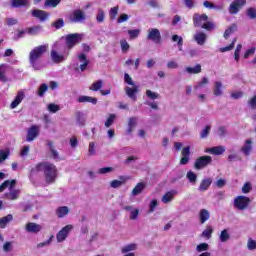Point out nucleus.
Segmentation results:
<instances>
[{
    "label": "nucleus",
    "mask_w": 256,
    "mask_h": 256,
    "mask_svg": "<svg viewBox=\"0 0 256 256\" xmlns=\"http://www.w3.org/2000/svg\"><path fill=\"white\" fill-rule=\"evenodd\" d=\"M41 171L43 172L46 185H53L57 181V177H59L57 166L47 161L39 162L35 167L31 168L30 177H33L36 173H41Z\"/></svg>",
    "instance_id": "f257e3e1"
},
{
    "label": "nucleus",
    "mask_w": 256,
    "mask_h": 256,
    "mask_svg": "<svg viewBox=\"0 0 256 256\" xmlns=\"http://www.w3.org/2000/svg\"><path fill=\"white\" fill-rule=\"evenodd\" d=\"M47 49H49V45H39L36 46L34 49H32L29 53V63L35 71H39L41 69V66L39 65V59L47 53Z\"/></svg>",
    "instance_id": "f03ea898"
},
{
    "label": "nucleus",
    "mask_w": 256,
    "mask_h": 256,
    "mask_svg": "<svg viewBox=\"0 0 256 256\" xmlns=\"http://www.w3.org/2000/svg\"><path fill=\"white\" fill-rule=\"evenodd\" d=\"M65 41L68 49H73L75 45H79V43L83 41V34H79V33L68 34L65 37Z\"/></svg>",
    "instance_id": "7ed1b4c3"
},
{
    "label": "nucleus",
    "mask_w": 256,
    "mask_h": 256,
    "mask_svg": "<svg viewBox=\"0 0 256 256\" xmlns=\"http://www.w3.org/2000/svg\"><path fill=\"white\" fill-rule=\"evenodd\" d=\"M251 204V198L247 196H237L234 199V207L235 209H239V211H245L247 207Z\"/></svg>",
    "instance_id": "20e7f679"
},
{
    "label": "nucleus",
    "mask_w": 256,
    "mask_h": 256,
    "mask_svg": "<svg viewBox=\"0 0 256 256\" xmlns=\"http://www.w3.org/2000/svg\"><path fill=\"white\" fill-rule=\"evenodd\" d=\"M213 163V158L209 155L200 156L196 159L194 163V168L199 171L201 169H205V167H208V165H211Z\"/></svg>",
    "instance_id": "39448f33"
},
{
    "label": "nucleus",
    "mask_w": 256,
    "mask_h": 256,
    "mask_svg": "<svg viewBox=\"0 0 256 256\" xmlns=\"http://www.w3.org/2000/svg\"><path fill=\"white\" fill-rule=\"evenodd\" d=\"M247 5V0H234L229 7V14L230 15H237L243 7Z\"/></svg>",
    "instance_id": "423d86ee"
},
{
    "label": "nucleus",
    "mask_w": 256,
    "mask_h": 256,
    "mask_svg": "<svg viewBox=\"0 0 256 256\" xmlns=\"http://www.w3.org/2000/svg\"><path fill=\"white\" fill-rule=\"evenodd\" d=\"M148 41H152L153 43H156L159 45L161 41H163V38L161 37V32L157 28H152L148 30V35H147Z\"/></svg>",
    "instance_id": "0eeeda50"
},
{
    "label": "nucleus",
    "mask_w": 256,
    "mask_h": 256,
    "mask_svg": "<svg viewBox=\"0 0 256 256\" xmlns=\"http://www.w3.org/2000/svg\"><path fill=\"white\" fill-rule=\"evenodd\" d=\"M87 19L85 12L83 10H74L72 16L69 17L70 23H83Z\"/></svg>",
    "instance_id": "6e6552de"
},
{
    "label": "nucleus",
    "mask_w": 256,
    "mask_h": 256,
    "mask_svg": "<svg viewBox=\"0 0 256 256\" xmlns=\"http://www.w3.org/2000/svg\"><path fill=\"white\" fill-rule=\"evenodd\" d=\"M71 229H73L72 225H66L56 234V239L58 243H63V241L67 239Z\"/></svg>",
    "instance_id": "1a4fd4ad"
},
{
    "label": "nucleus",
    "mask_w": 256,
    "mask_h": 256,
    "mask_svg": "<svg viewBox=\"0 0 256 256\" xmlns=\"http://www.w3.org/2000/svg\"><path fill=\"white\" fill-rule=\"evenodd\" d=\"M39 137V126L37 125H32L27 132L26 135V141L28 143H31V141H35L36 138Z\"/></svg>",
    "instance_id": "9d476101"
},
{
    "label": "nucleus",
    "mask_w": 256,
    "mask_h": 256,
    "mask_svg": "<svg viewBox=\"0 0 256 256\" xmlns=\"http://www.w3.org/2000/svg\"><path fill=\"white\" fill-rule=\"evenodd\" d=\"M124 91L127 95V97H129V99H131L132 101H137V93H139V86L137 85H132V87L126 86L124 88Z\"/></svg>",
    "instance_id": "9b49d317"
},
{
    "label": "nucleus",
    "mask_w": 256,
    "mask_h": 256,
    "mask_svg": "<svg viewBox=\"0 0 256 256\" xmlns=\"http://www.w3.org/2000/svg\"><path fill=\"white\" fill-rule=\"evenodd\" d=\"M209 19V16L207 14H199L195 13L193 15V25L194 27H203L205 21Z\"/></svg>",
    "instance_id": "f8f14e48"
},
{
    "label": "nucleus",
    "mask_w": 256,
    "mask_h": 256,
    "mask_svg": "<svg viewBox=\"0 0 256 256\" xmlns=\"http://www.w3.org/2000/svg\"><path fill=\"white\" fill-rule=\"evenodd\" d=\"M42 229L43 226L35 222H28L25 225V230L27 231V233H34V235H37V233H41Z\"/></svg>",
    "instance_id": "ddd939ff"
},
{
    "label": "nucleus",
    "mask_w": 256,
    "mask_h": 256,
    "mask_svg": "<svg viewBox=\"0 0 256 256\" xmlns=\"http://www.w3.org/2000/svg\"><path fill=\"white\" fill-rule=\"evenodd\" d=\"M182 158L180 159V165H187L191 157V146H186L182 149L181 152Z\"/></svg>",
    "instance_id": "4468645a"
},
{
    "label": "nucleus",
    "mask_w": 256,
    "mask_h": 256,
    "mask_svg": "<svg viewBox=\"0 0 256 256\" xmlns=\"http://www.w3.org/2000/svg\"><path fill=\"white\" fill-rule=\"evenodd\" d=\"M23 99H25V93L23 91H19L14 100L11 102L10 109H17V107L21 105Z\"/></svg>",
    "instance_id": "2eb2a0df"
},
{
    "label": "nucleus",
    "mask_w": 256,
    "mask_h": 256,
    "mask_svg": "<svg viewBox=\"0 0 256 256\" xmlns=\"http://www.w3.org/2000/svg\"><path fill=\"white\" fill-rule=\"evenodd\" d=\"M32 17H35L42 22L47 21L49 17V12H46L45 10L34 9L32 10Z\"/></svg>",
    "instance_id": "dca6fc26"
},
{
    "label": "nucleus",
    "mask_w": 256,
    "mask_h": 256,
    "mask_svg": "<svg viewBox=\"0 0 256 256\" xmlns=\"http://www.w3.org/2000/svg\"><path fill=\"white\" fill-rule=\"evenodd\" d=\"M251 151H253V140L247 139L245 144L241 147V152L245 157H249L251 155Z\"/></svg>",
    "instance_id": "f3484780"
},
{
    "label": "nucleus",
    "mask_w": 256,
    "mask_h": 256,
    "mask_svg": "<svg viewBox=\"0 0 256 256\" xmlns=\"http://www.w3.org/2000/svg\"><path fill=\"white\" fill-rule=\"evenodd\" d=\"M211 219V213H209V210L207 209H201L199 212V221L203 225L204 223H207Z\"/></svg>",
    "instance_id": "a211bd4d"
},
{
    "label": "nucleus",
    "mask_w": 256,
    "mask_h": 256,
    "mask_svg": "<svg viewBox=\"0 0 256 256\" xmlns=\"http://www.w3.org/2000/svg\"><path fill=\"white\" fill-rule=\"evenodd\" d=\"M50 57L53 63H57V64L63 63V61L65 60V56L59 54V52L55 50H51Z\"/></svg>",
    "instance_id": "6ab92c4d"
},
{
    "label": "nucleus",
    "mask_w": 256,
    "mask_h": 256,
    "mask_svg": "<svg viewBox=\"0 0 256 256\" xmlns=\"http://www.w3.org/2000/svg\"><path fill=\"white\" fill-rule=\"evenodd\" d=\"M211 183H213V179L205 178L201 181L200 186L198 187V191H207L209 187H211Z\"/></svg>",
    "instance_id": "aec40b11"
},
{
    "label": "nucleus",
    "mask_w": 256,
    "mask_h": 256,
    "mask_svg": "<svg viewBox=\"0 0 256 256\" xmlns=\"http://www.w3.org/2000/svg\"><path fill=\"white\" fill-rule=\"evenodd\" d=\"M78 60L80 61V63H82L80 65V71H85V69H87V67L89 66V60L87 59V55L82 53L78 56Z\"/></svg>",
    "instance_id": "412c9836"
},
{
    "label": "nucleus",
    "mask_w": 256,
    "mask_h": 256,
    "mask_svg": "<svg viewBox=\"0 0 256 256\" xmlns=\"http://www.w3.org/2000/svg\"><path fill=\"white\" fill-rule=\"evenodd\" d=\"M194 39L198 45H205V41H207V34L204 32H198L195 34Z\"/></svg>",
    "instance_id": "4be33fe9"
},
{
    "label": "nucleus",
    "mask_w": 256,
    "mask_h": 256,
    "mask_svg": "<svg viewBox=\"0 0 256 256\" xmlns=\"http://www.w3.org/2000/svg\"><path fill=\"white\" fill-rule=\"evenodd\" d=\"M225 148L223 146H215L212 148L206 149V153H211L212 155H223Z\"/></svg>",
    "instance_id": "5701e85b"
},
{
    "label": "nucleus",
    "mask_w": 256,
    "mask_h": 256,
    "mask_svg": "<svg viewBox=\"0 0 256 256\" xmlns=\"http://www.w3.org/2000/svg\"><path fill=\"white\" fill-rule=\"evenodd\" d=\"M29 0H11V7L19 9V7H27Z\"/></svg>",
    "instance_id": "b1692460"
},
{
    "label": "nucleus",
    "mask_w": 256,
    "mask_h": 256,
    "mask_svg": "<svg viewBox=\"0 0 256 256\" xmlns=\"http://www.w3.org/2000/svg\"><path fill=\"white\" fill-rule=\"evenodd\" d=\"M78 103H92V105H97V98L91 96H80L78 98Z\"/></svg>",
    "instance_id": "393cba45"
},
{
    "label": "nucleus",
    "mask_w": 256,
    "mask_h": 256,
    "mask_svg": "<svg viewBox=\"0 0 256 256\" xmlns=\"http://www.w3.org/2000/svg\"><path fill=\"white\" fill-rule=\"evenodd\" d=\"M143 189H145V183L139 182L132 190V195L137 197V195H141L143 193Z\"/></svg>",
    "instance_id": "a878e982"
},
{
    "label": "nucleus",
    "mask_w": 256,
    "mask_h": 256,
    "mask_svg": "<svg viewBox=\"0 0 256 256\" xmlns=\"http://www.w3.org/2000/svg\"><path fill=\"white\" fill-rule=\"evenodd\" d=\"M56 215L59 219L65 217V215H69V208L67 206H60L56 210Z\"/></svg>",
    "instance_id": "bb28decb"
},
{
    "label": "nucleus",
    "mask_w": 256,
    "mask_h": 256,
    "mask_svg": "<svg viewBox=\"0 0 256 256\" xmlns=\"http://www.w3.org/2000/svg\"><path fill=\"white\" fill-rule=\"evenodd\" d=\"M13 219L12 214H8L2 218H0V229H5L7 227V224Z\"/></svg>",
    "instance_id": "cd10ccee"
},
{
    "label": "nucleus",
    "mask_w": 256,
    "mask_h": 256,
    "mask_svg": "<svg viewBox=\"0 0 256 256\" xmlns=\"http://www.w3.org/2000/svg\"><path fill=\"white\" fill-rule=\"evenodd\" d=\"M186 71L190 75H199V73L202 71L201 64H196L195 67H187Z\"/></svg>",
    "instance_id": "c85d7f7f"
},
{
    "label": "nucleus",
    "mask_w": 256,
    "mask_h": 256,
    "mask_svg": "<svg viewBox=\"0 0 256 256\" xmlns=\"http://www.w3.org/2000/svg\"><path fill=\"white\" fill-rule=\"evenodd\" d=\"M173 199H175V191H168L162 196V202L164 203H170Z\"/></svg>",
    "instance_id": "c756f323"
},
{
    "label": "nucleus",
    "mask_w": 256,
    "mask_h": 256,
    "mask_svg": "<svg viewBox=\"0 0 256 256\" xmlns=\"http://www.w3.org/2000/svg\"><path fill=\"white\" fill-rule=\"evenodd\" d=\"M237 31V24H232L230 27H228L224 32V39H229L233 33Z\"/></svg>",
    "instance_id": "7c9ffc66"
},
{
    "label": "nucleus",
    "mask_w": 256,
    "mask_h": 256,
    "mask_svg": "<svg viewBox=\"0 0 256 256\" xmlns=\"http://www.w3.org/2000/svg\"><path fill=\"white\" fill-rule=\"evenodd\" d=\"M219 239L221 243H227V241L231 239V235H229V230L227 229L222 230L220 233Z\"/></svg>",
    "instance_id": "2f4dec72"
},
{
    "label": "nucleus",
    "mask_w": 256,
    "mask_h": 256,
    "mask_svg": "<svg viewBox=\"0 0 256 256\" xmlns=\"http://www.w3.org/2000/svg\"><path fill=\"white\" fill-rule=\"evenodd\" d=\"M119 179H121V180H112L111 181L110 187H112V189H118V187H121V185H123V183H125L124 176H120Z\"/></svg>",
    "instance_id": "473e14b6"
},
{
    "label": "nucleus",
    "mask_w": 256,
    "mask_h": 256,
    "mask_svg": "<svg viewBox=\"0 0 256 256\" xmlns=\"http://www.w3.org/2000/svg\"><path fill=\"white\" fill-rule=\"evenodd\" d=\"M137 125V118L132 117L128 121V130L127 133L128 135H131L133 133V128Z\"/></svg>",
    "instance_id": "72a5a7b5"
},
{
    "label": "nucleus",
    "mask_w": 256,
    "mask_h": 256,
    "mask_svg": "<svg viewBox=\"0 0 256 256\" xmlns=\"http://www.w3.org/2000/svg\"><path fill=\"white\" fill-rule=\"evenodd\" d=\"M172 41L174 43H177L178 47H179V51H182L183 49V37L175 34V35H172Z\"/></svg>",
    "instance_id": "f704fd0d"
},
{
    "label": "nucleus",
    "mask_w": 256,
    "mask_h": 256,
    "mask_svg": "<svg viewBox=\"0 0 256 256\" xmlns=\"http://www.w3.org/2000/svg\"><path fill=\"white\" fill-rule=\"evenodd\" d=\"M47 91H49V86L45 83L41 84L37 91L38 97H44Z\"/></svg>",
    "instance_id": "c9c22d12"
},
{
    "label": "nucleus",
    "mask_w": 256,
    "mask_h": 256,
    "mask_svg": "<svg viewBox=\"0 0 256 256\" xmlns=\"http://www.w3.org/2000/svg\"><path fill=\"white\" fill-rule=\"evenodd\" d=\"M47 145L50 149V153L52 154L53 159H59V152H57V150H55V146H54L53 142L48 141Z\"/></svg>",
    "instance_id": "e433bc0d"
},
{
    "label": "nucleus",
    "mask_w": 256,
    "mask_h": 256,
    "mask_svg": "<svg viewBox=\"0 0 256 256\" xmlns=\"http://www.w3.org/2000/svg\"><path fill=\"white\" fill-rule=\"evenodd\" d=\"M6 199H9L10 201H15L16 199H19V190H12L7 193Z\"/></svg>",
    "instance_id": "4c0bfd02"
},
{
    "label": "nucleus",
    "mask_w": 256,
    "mask_h": 256,
    "mask_svg": "<svg viewBox=\"0 0 256 256\" xmlns=\"http://www.w3.org/2000/svg\"><path fill=\"white\" fill-rule=\"evenodd\" d=\"M186 177H187L189 183H191L192 185H195V183H197V175L195 174V172L188 171L186 174Z\"/></svg>",
    "instance_id": "58836bf2"
},
{
    "label": "nucleus",
    "mask_w": 256,
    "mask_h": 256,
    "mask_svg": "<svg viewBox=\"0 0 256 256\" xmlns=\"http://www.w3.org/2000/svg\"><path fill=\"white\" fill-rule=\"evenodd\" d=\"M222 87L223 84L221 82H215L214 95L216 97H220V95H223V90H221Z\"/></svg>",
    "instance_id": "ea45409f"
},
{
    "label": "nucleus",
    "mask_w": 256,
    "mask_h": 256,
    "mask_svg": "<svg viewBox=\"0 0 256 256\" xmlns=\"http://www.w3.org/2000/svg\"><path fill=\"white\" fill-rule=\"evenodd\" d=\"M212 235H213V227L206 226V229L202 232V237H205V239H211Z\"/></svg>",
    "instance_id": "a19ab883"
},
{
    "label": "nucleus",
    "mask_w": 256,
    "mask_h": 256,
    "mask_svg": "<svg viewBox=\"0 0 256 256\" xmlns=\"http://www.w3.org/2000/svg\"><path fill=\"white\" fill-rule=\"evenodd\" d=\"M76 121L80 127H85V116H83V113H76Z\"/></svg>",
    "instance_id": "79ce46f5"
},
{
    "label": "nucleus",
    "mask_w": 256,
    "mask_h": 256,
    "mask_svg": "<svg viewBox=\"0 0 256 256\" xmlns=\"http://www.w3.org/2000/svg\"><path fill=\"white\" fill-rule=\"evenodd\" d=\"M119 15V6H115L110 9V21H115Z\"/></svg>",
    "instance_id": "37998d69"
},
{
    "label": "nucleus",
    "mask_w": 256,
    "mask_h": 256,
    "mask_svg": "<svg viewBox=\"0 0 256 256\" xmlns=\"http://www.w3.org/2000/svg\"><path fill=\"white\" fill-rule=\"evenodd\" d=\"M96 21L97 23H103L105 21V11L102 8L98 9Z\"/></svg>",
    "instance_id": "c03bdc74"
},
{
    "label": "nucleus",
    "mask_w": 256,
    "mask_h": 256,
    "mask_svg": "<svg viewBox=\"0 0 256 256\" xmlns=\"http://www.w3.org/2000/svg\"><path fill=\"white\" fill-rule=\"evenodd\" d=\"M103 87V80H98L90 86V91H99Z\"/></svg>",
    "instance_id": "a18cd8bd"
},
{
    "label": "nucleus",
    "mask_w": 256,
    "mask_h": 256,
    "mask_svg": "<svg viewBox=\"0 0 256 256\" xmlns=\"http://www.w3.org/2000/svg\"><path fill=\"white\" fill-rule=\"evenodd\" d=\"M236 42H237V38H234L228 46L220 48L221 53H225L227 51H231V50L235 49Z\"/></svg>",
    "instance_id": "49530a36"
},
{
    "label": "nucleus",
    "mask_w": 256,
    "mask_h": 256,
    "mask_svg": "<svg viewBox=\"0 0 256 256\" xmlns=\"http://www.w3.org/2000/svg\"><path fill=\"white\" fill-rule=\"evenodd\" d=\"M137 249V244H128L121 249V253H129V251H135Z\"/></svg>",
    "instance_id": "de8ad7c7"
},
{
    "label": "nucleus",
    "mask_w": 256,
    "mask_h": 256,
    "mask_svg": "<svg viewBox=\"0 0 256 256\" xmlns=\"http://www.w3.org/2000/svg\"><path fill=\"white\" fill-rule=\"evenodd\" d=\"M51 26L55 27L56 29H61L65 27V20H63V18H59L55 22H52Z\"/></svg>",
    "instance_id": "09e8293b"
},
{
    "label": "nucleus",
    "mask_w": 256,
    "mask_h": 256,
    "mask_svg": "<svg viewBox=\"0 0 256 256\" xmlns=\"http://www.w3.org/2000/svg\"><path fill=\"white\" fill-rule=\"evenodd\" d=\"M61 3V0H46L44 2V7H57Z\"/></svg>",
    "instance_id": "8fccbe9b"
},
{
    "label": "nucleus",
    "mask_w": 256,
    "mask_h": 256,
    "mask_svg": "<svg viewBox=\"0 0 256 256\" xmlns=\"http://www.w3.org/2000/svg\"><path fill=\"white\" fill-rule=\"evenodd\" d=\"M209 84V79L207 77H203L200 82L197 83V85L194 86V89L197 91L198 89H201L202 87H205V85Z\"/></svg>",
    "instance_id": "3c124183"
},
{
    "label": "nucleus",
    "mask_w": 256,
    "mask_h": 256,
    "mask_svg": "<svg viewBox=\"0 0 256 256\" xmlns=\"http://www.w3.org/2000/svg\"><path fill=\"white\" fill-rule=\"evenodd\" d=\"M120 47L123 53H127L131 46L129 45L126 39H122L120 40Z\"/></svg>",
    "instance_id": "603ef678"
},
{
    "label": "nucleus",
    "mask_w": 256,
    "mask_h": 256,
    "mask_svg": "<svg viewBox=\"0 0 256 256\" xmlns=\"http://www.w3.org/2000/svg\"><path fill=\"white\" fill-rule=\"evenodd\" d=\"M3 67H5V64H0V81L2 83H7L9 79L5 75V70H3Z\"/></svg>",
    "instance_id": "864d4df0"
},
{
    "label": "nucleus",
    "mask_w": 256,
    "mask_h": 256,
    "mask_svg": "<svg viewBox=\"0 0 256 256\" xmlns=\"http://www.w3.org/2000/svg\"><path fill=\"white\" fill-rule=\"evenodd\" d=\"M246 15L249 17V19H256V9L253 7H249L246 10Z\"/></svg>",
    "instance_id": "5fc2aeb1"
},
{
    "label": "nucleus",
    "mask_w": 256,
    "mask_h": 256,
    "mask_svg": "<svg viewBox=\"0 0 256 256\" xmlns=\"http://www.w3.org/2000/svg\"><path fill=\"white\" fill-rule=\"evenodd\" d=\"M211 132V126L207 125L202 132L200 133L201 139H206V137H209V133Z\"/></svg>",
    "instance_id": "6e6d98bb"
},
{
    "label": "nucleus",
    "mask_w": 256,
    "mask_h": 256,
    "mask_svg": "<svg viewBox=\"0 0 256 256\" xmlns=\"http://www.w3.org/2000/svg\"><path fill=\"white\" fill-rule=\"evenodd\" d=\"M146 96L148 97V99H152V101H155V99H159V94L151 90H146Z\"/></svg>",
    "instance_id": "4d7b16f0"
},
{
    "label": "nucleus",
    "mask_w": 256,
    "mask_h": 256,
    "mask_svg": "<svg viewBox=\"0 0 256 256\" xmlns=\"http://www.w3.org/2000/svg\"><path fill=\"white\" fill-rule=\"evenodd\" d=\"M201 29H205L206 31H213V29H215V24H213V22H205L202 24Z\"/></svg>",
    "instance_id": "13d9d810"
},
{
    "label": "nucleus",
    "mask_w": 256,
    "mask_h": 256,
    "mask_svg": "<svg viewBox=\"0 0 256 256\" xmlns=\"http://www.w3.org/2000/svg\"><path fill=\"white\" fill-rule=\"evenodd\" d=\"M139 33H141V30L139 29L128 30V35H130V39H137V37H139Z\"/></svg>",
    "instance_id": "bf43d9fd"
},
{
    "label": "nucleus",
    "mask_w": 256,
    "mask_h": 256,
    "mask_svg": "<svg viewBox=\"0 0 256 256\" xmlns=\"http://www.w3.org/2000/svg\"><path fill=\"white\" fill-rule=\"evenodd\" d=\"M209 249V244L207 243H200L197 247L196 250L198 253H203V251H207Z\"/></svg>",
    "instance_id": "052dcab7"
},
{
    "label": "nucleus",
    "mask_w": 256,
    "mask_h": 256,
    "mask_svg": "<svg viewBox=\"0 0 256 256\" xmlns=\"http://www.w3.org/2000/svg\"><path fill=\"white\" fill-rule=\"evenodd\" d=\"M115 117H116L115 114H110L107 120L105 121V127L112 126L115 121Z\"/></svg>",
    "instance_id": "680f3d73"
},
{
    "label": "nucleus",
    "mask_w": 256,
    "mask_h": 256,
    "mask_svg": "<svg viewBox=\"0 0 256 256\" xmlns=\"http://www.w3.org/2000/svg\"><path fill=\"white\" fill-rule=\"evenodd\" d=\"M40 30H41V26L30 27V28H28V34L29 35H37Z\"/></svg>",
    "instance_id": "e2e57ef3"
},
{
    "label": "nucleus",
    "mask_w": 256,
    "mask_h": 256,
    "mask_svg": "<svg viewBox=\"0 0 256 256\" xmlns=\"http://www.w3.org/2000/svg\"><path fill=\"white\" fill-rule=\"evenodd\" d=\"M124 81L127 85H135V82H133V78L128 73L124 74Z\"/></svg>",
    "instance_id": "0e129e2a"
},
{
    "label": "nucleus",
    "mask_w": 256,
    "mask_h": 256,
    "mask_svg": "<svg viewBox=\"0 0 256 256\" xmlns=\"http://www.w3.org/2000/svg\"><path fill=\"white\" fill-rule=\"evenodd\" d=\"M247 247H248L249 251L255 250L256 249V241L250 238L248 240Z\"/></svg>",
    "instance_id": "69168bd1"
},
{
    "label": "nucleus",
    "mask_w": 256,
    "mask_h": 256,
    "mask_svg": "<svg viewBox=\"0 0 256 256\" xmlns=\"http://www.w3.org/2000/svg\"><path fill=\"white\" fill-rule=\"evenodd\" d=\"M59 105H57V104H49L48 105V111L50 112V113H57V111H59Z\"/></svg>",
    "instance_id": "338daca9"
},
{
    "label": "nucleus",
    "mask_w": 256,
    "mask_h": 256,
    "mask_svg": "<svg viewBox=\"0 0 256 256\" xmlns=\"http://www.w3.org/2000/svg\"><path fill=\"white\" fill-rule=\"evenodd\" d=\"M248 105L251 109H256V95L249 100Z\"/></svg>",
    "instance_id": "774afa93"
}]
</instances>
